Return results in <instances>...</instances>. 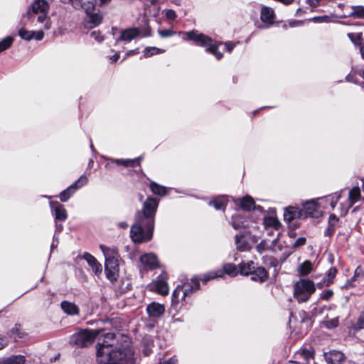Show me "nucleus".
<instances>
[{
  "instance_id": "nucleus-32",
  "label": "nucleus",
  "mask_w": 364,
  "mask_h": 364,
  "mask_svg": "<svg viewBox=\"0 0 364 364\" xmlns=\"http://www.w3.org/2000/svg\"><path fill=\"white\" fill-rule=\"evenodd\" d=\"M280 235V232H279L277 233V236L275 239H274L270 244L269 250L272 251L274 253H277L278 252L284 251L286 250H289V247H287L284 245V242L282 243L279 241V237Z\"/></svg>"
},
{
  "instance_id": "nucleus-44",
  "label": "nucleus",
  "mask_w": 364,
  "mask_h": 364,
  "mask_svg": "<svg viewBox=\"0 0 364 364\" xmlns=\"http://www.w3.org/2000/svg\"><path fill=\"white\" fill-rule=\"evenodd\" d=\"M33 31H27L24 28H21L18 31V35L23 40L31 41L33 39Z\"/></svg>"
},
{
  "instance_id": "nucleus-60",
  "label": "nucleus",
  "mask_w": 364,
  "mask_h": 364,
  "mask_svg": "<svg viewBox=\"0 0 364 364\" xmlns=\"http://www.w3.org/2000/svg\"><path fill=\"white\" fill-rule=\"evenodd\" d=\"M318 203H320V208L326 209L328 208V205L329 204V201L328 200H323V201H318Z\"/></svg>"
},
{
  "instance_id": "nucleus-47",
  "label": "nucleus",
  "mask_w": 364,
  "mask_h": 364,
  "mask_svg": "<svg viewBox=\"0 0 364 364\" xmlns=\"http://www.w3.org/2000/svg\"><path fill=\"white\" fill-rule=\"evenodd\" d=\"M263 262L268 266L272 267L274 268V271H277V267L278 266V261L276 258L272 256H264L262 258Z\"/></svg>"
},
{
  "instance_id": "nucleus-39",
  "label": "nucleus",
  "mask_w": 364,
  "mask_h": 364,
  "mask_svg": "<svg viewBox=\"0 0 364 364\" xmlns=\"http://www.w3.org/2000/svg\"><path fill=\"white\" fill-rule=\"evenodd\" d=\"M164 52V50L156 47H146L143 51L144 58H149L152 55L161 54Z\"/></svg>"
},
{
  "instance_id": "nucleus-29",
  "label": "nucleus",
  "mask_w": 364,
  "mask_h": 364,
  "mask_svg": "<svg viewBox=\"0 0 364 364\" xmlns=\"http://www.w3.org/2000/svg\"><path fill=\"white\" fill-rule=\"evenodd\" d=\"M240 274L242 275L247 276L251 275L253 270L256 267V264L253 261H248L247 262H242L238 265Z\"/></svg>"
},
{
  "instance_id": "nucleus-62",
  "label": "nucleus",
  "mask_w": 364,
  "mask_h": 364,
  "mask_svg": "<svg viewBox=\"0 0 364 364\" xmlns=\"http://www.w3.org/2000/svg\"><path fill=\"white\" fill-rule=\"evenodd\" d=\"M138 53H139V49L138 48H136V49H134V50H130L127 51V53H126V57L131 56V55H135V54H138Z\"/></svg>"
},
{
  "instance_id": "nucleus-34",
  "label": "nucleus",
  "mask_w": 364,
  "mask_h": 364,
  "mask_svg": "<svg viewBox=\"0 0 364 364\" xmlns=\"http://www.w3.org/2000/svg\"><path fill=\"white\" fill-rule=\"evenodd\" d=\"M263 224L264 228H273L276 230H279L282 227L279 221L276 218L272 216L265 217L264 218Z\"/></svg>"
},
{
  "instance_id": "nucleus-42",
  "label": "nucleus",
  "mask_w": 364,
  "mask_h": 364,
  "mask_svg": "<svg viewBox=\"0 0 364 364\" xmlns=\"http://www.w3.org/2000/svg\"><path fill=\"white\" fill-rule=\"evenodd\" d=\"M350 16L354 18H364V6H355L352 7Z\"/></svg>"
},
{
  "instance_id": "nucleus-48",
  "label": "nucleus",
  "mask_w": 364,
  "mask_h": 364,
  "mask_svg": "<svg viewBox=\"0 0 364 364\" xmlns=\"http://www.w3.org/2000/svg\"><path fill=\"white\" fill-rule=\"evenodd\" d=\"M270 245H269L268 242L266 240H262L257 246L256 250L259 254H262L267 250H269Z\"/></svg>"
},
{
  "instance_id": "nucleus-40",
  "label": "nucleus",
  "mask_w": 364,
  "mask_h": 364,
  "mask_svg": "<svg viewBox=\"0 0 364 364\" xmlns=\"http://www.w3.org/2000/svg\"><path fill=\"white\" fill-rule=\"evenodd\" d=\"M312 270V264L310 261L306 260L304 261L299 268V272L301 275H307Z\"/></svg>"
},
{
  "instance_id": "nucleus-15",
  "label": "nucleus",
  "mask_w": 364,
  "mask_h": 364,
  "mask_svg": "<svg viewBox=\"0 0 364 364\" xmlns=\"http://www.w3.org/2000/svg\"><path fill=\"white\" fill-rule=\"evenodd\" d=\"M323 356L327 364H343L346 360L345 354L338 350L324 352Z\"/></svg>"
},
{
  "instance_id": "nucleus-61",
  "label": "nucleus",
  "mask_w": 364,
  "mask_h": 364,
  "mask_svg": "<svg viewBox=\"0 0 364 364\" xmlns=\"http://www.w3.org/2000/svg\"><path fill=\"white\" fill-rule=\"evenodd\" d=\"M264 229H265V230L267 232V235L268 236H273L274 235L275 231H277L273 228H264Z\"/></svg>"
},
{
  "instance_id": "nucleus-25",
  "label": "nucleus",
  "mask_w": 364,
  "mask_h": 364,
  "mask_svg": "<svg viewBox=\"0 0 364 364\" xmlns=\"http://www.w3.org/2000/svg\"><path fill=\"white\" fill-rule=\"evenodd\" d=\"M236 204H240L242 210L250 211L256 208L255 201L250 196H245L242 198H237Z\"/></svg>"
},
{
  "instance_id": "nucleus-24",
  "label": "nucleus",
  "mask_w": 364,
  "mask_h": 364,
  "mask_svg": "<svg viewBox=\"0 0 364 364\" xmlns=\"http://www.w3.org/2000/svg\"><path fill=\"white\" fill-rule=\"evenodd\" d=\"M228 198L225 196H220L215 197L214 199L209 201L208 205L210 206H213L215 210H224L226 208L227 203H228Z\"/></svg>"
},
{
  "instance_id": "nucleus-13",
  "label": "nucleus",
  "mask_w": 364,
  "mask_h": 364,
  "mask_svg": "<svg viewBox=\"0 0 364 364\" xmlns=\"http://www.w3.org/2000/svg\"><path fill=\"white\" fill-rule=\"evenodd\" d=\"M231 225L235 230L242 228L243 230L256 229L257 226L249 221L245 215L240 213H235L232 216Z\"/></svg>"
},
{
  "instance_id": "nucleus-45",
  "label": "nucleus",
  "mask_w": 364,
  "mask_h": 364,
  "mask_svg": "<svg viewBox=\"0 0 364 364\" xmlns=\"http://www.w3.org/2000/svg\"><path fill=\"white\" fill-rule=\"evenodd\" d=\"M14 38L11 36H6L0 41V53L8 49L12 44Z\"/></svg>"
},
{
  "instance_id": "nucleus-50",
  "label": "nucleus",
  "mask_w": 364,
  "mask_h": 364,
  "mask_svg": "<svg viewBox=\"0 0 364 364\" xmlns=\"http://www.w3.org/2000/svg\"><path fill=\"white\" fill-rule=\"evenodd\" d=\"M221 45H224L225 48V50L229 53H232L235 46L239 44V41L233 42V41H227V42H221Z\"/></svg>"
},
{
  "instance_id": "nucleus-57",
  "label": "nucleus",
  "mask_w": 364,
  "mask_h": 364,
  "mask_svg": "<svg viewBox=\"0 0 364 364\" xmlns=\"http://www.w3.org/2000/svg\"><path fill=\"white\" fill-rule=\"evenodd\" d=\"M346 80L347 82H353V83H358V81H357V78L355 77V75L354 74H348L346 77Z\"/></svg>"
},
{
  "instance_id": "nucleus-18",
  "label": "nucleus",
  "mask_w": 364,
  "mask_h": 364,
  "mask_svg": "<svg viewBox=\"0 0 364 364\" xmlns=\"http://www.w3.org/2000/svg\"><path fill=\"white\" fill-rule=\"evenodd\" d=\"M146 311L149 317L159 318L165 312V306L157 302H151L146 306Z\"/></svg>"
},
{
  "instance_id": "nucleus-1",
  "label": "nucleus",
  "mask_w": 364,
  "mask_h": 364,
  "mask_svg": "<svg viewBox=\"0 0 364 364\" xmlns=\"http://www.w3.org/2000/svg\"><path fill=\"white\" fill-rule=\"evenodd\" d=\"M159 203V199L148 197L143 203L142 210L136 212L135 223L130 230V237L133 242H146L152 238L154 218Z\"/></svg>"
},
{
  "instance_id": "nucleus-10",
  "label": "nucleus",
  "mask_w": 364,
  "mask_h": 364,
  "mask_svg": "<svg viewBox=\"0 0 364 364\" xmlns=\"http://www.w3.org/2000/svg\"><path fill=\"white\" fill-rule=\"evenodd\" d=\"M150 35L149 29H145L142 31L139 28L132 27L122 30L119 37L117 39V42L122 41L129 43L137 37H146Z\"/></svg>"
},
{
  "instance_id": "nucleus-26",
  "label": "nucleus",
  "mask_w": 364,
  "mask_h": 364,
  "mask_svg": "<svg viewBox=\"0 0 364 364\" xmlns=\"http://www.w3.org/2000/svg\"><path fill=\"white\" fill-rule=\"evenodd\" d=\"M301 217V211L295 207L286 208L284 213V219L287 222H291L294 219Z\"/></svg>"
},
{
  "instance_id": "nucleus-17",
  "label": "nucleus",
  "mask_w": 364,
  "mask_h": 364,
  "mask_svg": "<svg viewBox=\"0 0 364 364\" xmlns=\"http://www.w3.org/2000/svg\"><path fill=\"white\" fill-rule=\"evenodd\" d=\"M139 261L144 268L147 269H154L159 267V260L156 255L154 253H145L141 255Z\"/></svg>"
},
{
  "instance_id": "nucleus-56",
  "label": "nucleus",
  "mask_w": 364,
  "mask_h": 364,
  "mask_svg": "<svg viewBox=\"0 0 364 364\" xmlns=\"http://www.w3.org/2000/svg\"><path fill=\"white\" fill-rule=\"evenodd\" d=\"M33 38L37 41H41L44 37V32L41 29L37 31H33Z\"/></svg>"
},
{
  "instance_id": "nucleus-23",
  "label": "nucleus",
  "mask_w": 364,
  "mask_h": 364,
  "mask_svg": "<svg viewBox=\"0 0 364 364\" xmlns=\"http://www.w3.org/2000/svg\"><path fill=\"white\" fill-rule=\"evenodd\" d=\"M274 11L268 6H263L261 9L260 19L262 22L272 25L274 20Z\"/></svg>"
},
{
  "instance_id": "nucleus-55",
  "label": "nucleus",
  "mask_w": 364,
  "mask_h": 364,
  "mask_svg": "<svg viewBox=\"0 0 364 364\" xmlns=\"http://www.w3.org/2000/svg\"><path fill=\"white\" fill-rule=\"evenodd\" d=\"M90 37L94 38L97 42H102L104 40L103 36L99 31H93L90 33Z\"/></svg>"
},
{
  "instance_id": "nucleus-12",
  "label": "nucleus",
  "mask_w": 364,
  "mask_h": 364,
  "mask_svg": "<svg viewBox=\"0 0 364 364\" xmlns=\"http://www.w3.org/2000/svg\"><path fill=\"white\" fill-rule=\"evenodd\" d=\"M87 16L85 18V25L87 27L93 28L99 25L102 21V16L95 12V8L92 4H84Z\"/></svg>"
},
{
  "instance_id": "nucleus-64",
  "label": "nucleus",
  "mask_w": 364,
  "mask_h": 364,
  "mask_svg": "<svg viewBox=\"0 0 364 364\" xmlns=\"http://www.w3.org/2000/svg\"><path fill=\"white\" fill-rule=\"evenodd\" d=\"M117 226L122 229H127L129 227V225L127 222L122 221L119 223Z\"/></svg>"
},
{
  "instance_id": "nucleus-7",
  "label": "nucleus",
  "mask_w": 364,
  "mask_h": 364,
  "mask_svg": "<svg viewBox=\"0 0 364 364\" xmlns=\"http://www.w3.org/2000/svg\"><path fill=\"white\" fill-rule=\"evenodd\" d=\"M315 290L316 287L312 281L300 279L294 285V295L298 302H305L309 299Z\"/></svg>"
},
{
  "instance_id": "nucleus-30",
  "label": "nucleus",
  "mask_w": 364,
  "mask_h": 364,
  "mask_svg": "<svg viewBox=\"0 0 364 364\" xmlns=\"http://www.w3.org/2000/svg\"><path fill=\"white\" fill-rule=\"evenodd\" d=\"M108 160H109L110 161L114 162L117 165H122L125 167H129V166L134 167L136 166H139L141 157L136 158L134 159H109Z\"/></svg>"
},
{
  "instance_id": "nucleus-9",
  "label": "nucleus",
  "mask_w": 364,
  "mask_h": 364,
  "mask_svg": "<svg viewBox=\"0 0 364 364\" xmlns=\"http://www.w3.org/2000/svg\"><path fill=\"white\" fill-rule=\"evenodd\" d=\"M258 236L252 233V229L243 230L235 237V242L237 249L240 251H245L251 247L252 244L256 243Z\"/></svg>"
},
{
  "instance_id": "nucleus-43",
  "label": "nucleus",
  "mask_w": 364,
  "mask_h": 364,
  "mask_svg": "<svg viewBox=\"0 0 364 364\" xmlns=\"http://www.w3.org/2000/svg\"><path fill=\"white\" fill-rule=\"evenodd\" d=\"M348 36L354 45L359 46V48H360V45L364 43L363 42L362 34L360 33H350L348 34Z\"/></svg>"
},
{
  "instance_id": "nucleus-28",
  "label": "nucleus",
  "mask_w": 364,
  "mask_h": 364,
  "mask_svg": "<svg viewBox=\"0 0 364 364\" xmlns=\"http://www.w3.org/2000/svg\"><path fill=\"white\" fill-rule=\"evenodd\" d=\"M60 306L63 311L68 315L75 316L79 314V308L74 303L63 301L61 302Z\"/></svg>"
},
{
  "instance_id": "nucleus-51",
  "label": "nucleus",
  "mask_w": 364,
  "mask_h": 364,
  "mask_svg": "<svg viewBox=\"0 0 364 364\" xmlns=\"http://www.w3.org/2000/svg\"><path fill=\"white\" fill-rule=\"evenodd\" d=\"M324 324L327 328H333L338 325V318H333L331 319H327L324 321Z\"/></svg>"
},
{
  "instance_id": "nucleus-49",
  "label": "nucleus",
  "mask_w": 364,
  "mask_h": 364,
  "mask_svg": "<svg viewBox=\"0 0 364 364\" xmlns=\"http://www.w3.org/2000/svg\"><path fill=\"white\" fill-rule=\"evenodd\" d=\"M158 33L161 38H168L174 36L176 32L171 29H159Z\"/></svg>"
},
{
  "instance_id": "nucleus-5",
  "label": "nucleus",
  "mask_w": 364,
  "mask_h": 364,
  "mask_svg": "<svg viewBox=\"0 0 364 364\" xmlns=\"http://www.w3.org/2000/svg\"><path fill=\"white\" fill-rule=\"evenodd\" d=\"M49 8L48 4L46 0H35L29 6L26 14L23 15V18L27 17L31 18L34 14H41L37 18V23L42 25L45 30H48L51 27V21L50 18L46 14Z\"/></svg>"
},
{
  "instance_id": "nucleus-38",
  "label": "nucleus",
  "mask_w": 364,
  "mask_h": 364,
  "mask_svg": "<svg viewBox=\"0 0 364 364\" xmlns=\"http://www.w3.org/2000/svg\"><path fill=\"white\" fill-rule=\"evenodd\" d=\"M223 271L225 274L232 277H236L240 273L237 266L232 263H226L223 265Z\"/></svg>"
},
{
  "instance_id": "nucleus-63",
  "label": "nucleus",
  "mask_w": 364,
  "mask_h": 364,
  "mask_svg": "<svg viewBox=\"0 0 364 364\" xmlns=\"http://www.w3.org/2000/svg\"><path fill=\"white\" fill-rule=\"evenodd\" d=\"M63 229V226L62 224H59L58 223H55V234L60 232Z\"/></svg>"
},
{
  "instance_id": "nucleus-11",
  "label": "nucleus",
  "mask_w": 364,
  "mask_h": 364,
  "mask_svg": "<svg viewBox=\"0 0 364 364\" xmlns=\"http://www.w3.org/2000/svg\"><path fill=\"white\" fill-rule=\"evenodd\" d=\"M88 181L87 178L85 175H82L77 181L68 186L66 189L63 191L60 195L59 198L62 202H66L75 193V192L80 188L87 184Z\"/></svg>"
},
{
  "instance_id": "nucleus-53",
  "label": "nucleus",
  "mask_w": 364,
  "mask_h": 364,
  "mask_svg": "<svg viewBox=\"0 0 364 364\" xmlns=\"http://www.w3.org/2000/svg\"><path fill=\"white\" fill-rule=\"evenodd\" d=\"M333 295V291L331 289H326L322 291V293L320 295V299L322 300L328 301L329 300L331 296Z\"/></svg>"
},
{
  "instance_id": "nucleus-46",
  "label": "nucleus",
  "mask_w": 364,
  "mask_h": 364,
  "mask_svg": "<svg viewBox=\"0 0 364 364\" xmlns=\"http://www.w3.org/2000/svg\"><path fill=\"white\" fill-rule=\"evenodd\" d=\"M364 328V311L359 316L357 322L353 325L354 333H359Z\"/></svg>"
},
{
  "instance_id": "nucleus-21",
  "label": "nucleus",
  "mask_w": 364,
  "mask_h": 364,
  "mask_svg": "<svg viewBox=\"0 0 364 364\" xmlns=\"http://www.w3.org/2000/svg\"><path fill=\"white\" fill-rule=\"evenodd\" d=\"M338 223L339 218L333 213L330 214L328 226L324 231V235L331 238L333 235Z\"/></svg>"
},
{
  "instance_id": "nucleus-36",
  "label": "nucleus",
  "mask_w": 364,
  "mask_h": 364,
  "mask_svg": "<svg viewBox=\"0 0 364 364\" xmlns=\"http://www.w3.org/2000/svg\"><path fill=\"white\" fill-rule=\"evenodd\" d=\"M149 186L151 192L155 195L164 196L167 194L166 187L161 186L156 182H151Z\"/></svg>"
},
{
  "instance_id": "nucleus-8",
  "label": "nucleus",
  "mask_w": 364,
  "mask_h": 364,
  "mask_svg": "<svg viewBox=\"0 0 364 364\" xmlns=\"http://www.w3.org/2000/svg\"><path fill=\"white\" fill-rule=\"evenodd\" d=\"M101 332V330H81L71 336L70 343L78 347H87L92 344Z\"/></svg>"
},
{
  "instance_id": "nucleus-41",
  "label": "nucleus",
  "mask_w": 364,
  "mask_h": 364,
  "mask_svg": "<svg viewBox=\"0 0 364 364\" xmlns=\"http://www.w3.org/2000/svg\"><path fill=\"white\" fill-rule=\"evenodd\" d=\"M25 360L23 355H17L9 357L3 364H24Z\"/></svg>"
},
{
  "instance_id": "nucleus-52",
  "label": "nucleus",
  "mask_w": 364,
  "mask_h": 364,
  "mask_svg": "<svg viewBox=\"0 0 364 364\" xmlns=\"http://www.w3.org/2000/svg\"><path fill=\"white\" fill-rule=\"evenodd\" d=\"M222 276V273L220 272V274H218V272H209L207 274H205L203 278L202 281L203 283H206L210 279H213L215 278L219 277Z\"/></svg>"
},
{
  "instance_id": "nucleus-14",
  "label": "nucleus",
  "mask_w": 364,
  "mask_h": 364,
  "mask_svg": "<svg viewBox=\"0 0 364 364\" xmlns=\"http://www.w3.org/2000/svg\"><path fill=\"white\" fill-rule=\"evenodd\" d=\"M101 338H99L98 341V347L97 348V360H98V355H100V351L101 350L108 348L109 350H113L114 348H112L114 341L116 339V334L114 333L109 332L105 334H102Z\"/></svg>"
},
{
  "instance_id": "nucleus-35",
  "label": "nucleus",
  "mask_w": 364,
  "mask_h": 364,
  "mask_svg": "<svg viewBox=\"0 0 364 364\" xmlns=\"http://www.w3.org/2000/svg\"><path fill=\"white\" fill-rule=\"evenodd\" d=\"M360 197V191L358 186H355L351 188L348 194V200L350 202L349 207L352 206L357 201L359 200Z\"/></svg>"
},
{
  "instance_id": "nucleus-4",
  "label": "nucleus",
  "mask_w": 364,
  "mask_h": 364,
  "mask_svg": "<svg viewBox=\"0 0 364 364\" xmlns=\"http://www.w3.org/2000/svg\"><path fill=\"white\" fill-rule=\"evenodd\" d=\"M100 248L103 252L105 258V271L107 278L112 282L117 281L119 276V255L118 249L115 247H109L100 245Z\"/></svg>"
},
{
  "instance_id": "nucleus-54",
  "label": "nucleus",
  "mask_w": 364,
  "mask_h": 364,
  "mask_svg": "<svg viewBox=\"0 0 364 364\" xmlns=\"http://www.w3.org/2000/svg\"><path fill=\"white\" fill-rule=\"evenodd\" d=\"M165 16L168 20L174 21L176 18L177 15L174 10L168 9L165 11Z\"/></svg>"
},
{
  "instance_id": "nucleus-37",
  "label": "nucleus",
  "mask_w": 364,
  "mask_h": 364,
  "mask_svg": "<svg viewBox=\"0 0 364 364\" xmlns=\"http://www.w3.org/2000/svg\"><path fill=\"white\" fill-rule=\"evenodd\" d=\"M337 273V269L336 267L330 268L327 272V279H324L323 283H318V288H322L324 285L329 286L332 282L333 279L335 278Z\"/></svg>"
},
{
  "instance_id": "nucleus-16",
  "label": "nucleus",
  "mask_w": 364,
  "mask_h": 364,
  "mask_svg": "<svg viewBox=\"0 0 364 364\" xmlns=\"http://www.w3.org/2000/svg\"><path fill=\"white\" fill-rule=\"evenodd\" d=\"M50 207L55 220L65 221L68 218L65 208L58 201H50Z\"/></svg>"
},
{
  "instance_id": "nucleus-27",
  "label": "nucleus",
  "mask_w": 364,
  "mask_h": 364,
  "mask_svg": "<svg viewBox=\"0 0 364 364\" xmlns=\"http://www.w3.org/2000/svg\"><path fill=\"white\" fill-rule=\"evenodd\" d=\"M306 242V238L304 237H300L296 240V241L293 243L291 247L289 250H286L283 253V260H285L288 257H289L294 252V250L299 248L300 247L304 246Z\"/></svg>"
},
{
  "instance_id": "nucleus-31",
  "label": "nucleus",
  "mask_w": 364,
  "mask_h": 364,
  "mask_svg": "<svg viewBox=\"0 0 364 364\" xmlns=\"http://www.w3.org/2000/svg\"><path fill=\"white\" fill-rule=\"evenodd\" d=\"M341 197V192H336L333 194H331V195H328L326 196L318 198V200L320 201H323V200L329 201V205L331 206V208L332 209H334L338 201L340 200Z\"/></svg>"
},
{
  "instance_id": "nucleus-3",
  "label": "nucleus",
  "mask_w": 364,
  "mask_h": 364,
  "mask_svg": "<svg viewBox=\"0 0 364 364\" xmlns=\"http://www.w3.org/2000/svg\"><path fill=\"white\" fill-rule=\"evenodd\" d=\"M185 35L186 38L184 40L193 41L197 46L205 48L206 52L213 55L218 60L223 58V54L218 50L222 43L215 41L210 37L197 30L188 31L185 33Z\"/></svg>"
},
{
  "instance_id": "nucleus-6",
  "label": "nucleus",
  "mask_w": 364,
  "mask_h": 364,
  "mask_svg": "<svg viewBox=\"0 0 364 364\" xmlns=\"http://www.w3.org/2000/svg\"><path fill=\"white\" fill-rule=\"evenodd\" d=\"M200 287V283L197 278H193L191 284L183 286L178 285L172 294V305L178 304L180 300L186 304V298L191 296Z\"/></svg>"
},
{
  "instance_id": "nucleus-22",
  "label": "nucleus",
  "mask_w": 364,
  "mask_h": 364,
  "mask_svg": "<svg viewBox=\"0 0 364 364\" xmlns=\"http://www.w3.org/2000/svg\"><path fill=\"white\" fill-rule=\"evenodd\" d=\"M250 276L252 281L262 283L267 279L268 272L265 268L256 266Z\"/></svg>"
},
{
  "instance_id": "nucleus-20",
  "label": "nucleus",
  "mask_w": 364,
  "mask_h": 364,
  "mask_svg": "<svg viewBox=\"0 0 364 364\" xmlns=\"http://www.w3.org/2000/svg\"><path fill=\"white\" fill-rule=\"evenodd\" d=\"M82 258L87 262L88 265L92 268V271L96 275H99L102 273V265L100 262H97L94 256L88 252H84Z\"/></svg>"
},
{
  "instance_id": "nucleus-33",
  "label": "nucleus",
  "mask_w": 364,
  "mask_h": 364,
  "mask_svg": "<svg viewBox=\"0 0 364 364\" xmlns=\"http://www.w3.org/2000/svg\"><path fill=\"white\" fill-rule=\"evenodd\" d=\"M155 287L157 292L161 295L168 294V287L167 282L161 277H159L155 282Z\"/></svg>"
},
{
  "instance_id": "nucleus-59",
  "label": "nucleus",
  "mask_w": 364,
  "mask_h": 364,
  "mask_svg": "<svg viewBox=\"0 0 364 364\" xmlns=\"http://www.w3.org/2000/svg\"><path fill=\"white\" fill-rule=\"evenodd\" d=\"M356 336L360 339L362 342H364V328L359 331V333H355Z\"/></svg>"
},
{
  "instance_id": "nucleus-58",
  "label": "nucleus",
  "mask_w": 364,
  "mask_h": 364,
  "mask_svg": "<svg viewBox=\"0 0 364 364\" xmlns=\"http://www.w3.org/2000/svg\"><path fill=\"white\" fill-rule=\"evenodd\" d=\"M58 245V237H57L56 234L54 235L53 241L50 245V250L52 251L54 248L57 247Z\"/></svg>"
},
{
  "instance_id": "nucleus-2",
  "label": "nucleus",
  "mask_w": 364,
  "mask_h": 364,
  "mask_svg": "<svg viewBox=\"0 0 364 364\" xmlns=\"http://www.w3.org/2000/svg\"><path fill=\"white\" fill-rule=\"evenodd\" d=\"M100 351L97 362L100 364H136L133 348L129 345H122L113 350L105 348Z\"/></svg>"
},
{
  "instance_id": "nucleus-19",
  "label": "nucleus",
  "mask_w": 364,
  "mask_h": 364,
  "mask_svg": "<svg viewBox=\"0 0 364 364\" xmlns=\"http://www.w3.org/2000/svg\"><path fill=\"white\" fill-rule=\"evenodd\" d=\"M318 201H319L318 198H316L306 201L303 203V209L306 214L309 215L311 217L316 216V213L319 211L321 205L320 203H318Z\"/></svg>"
}]
</instances>
